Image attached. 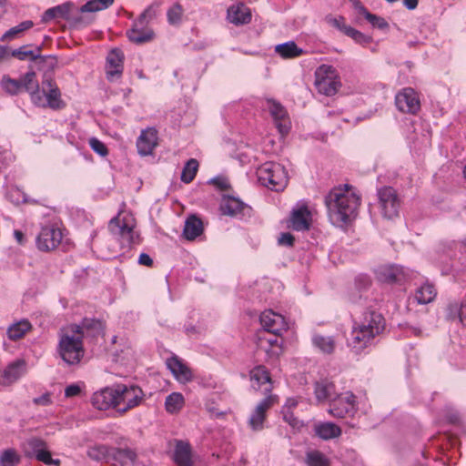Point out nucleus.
<instances>
[{"instance_id":"f257e3e1","label":"nucleus","mask_w":466,"mask_h":466,"mask_svg":"<svg viewBox=\"0 0 466 466\" xmlns=\"http://www.w3.org/2000/svg\"><path fill=\"white\" fill-rule=\"evenodd\" d=\"M101 323L96 319H84L81 326L72 325L61 331L57 352L61 359L68 365L80 362L84 356L83 338L86 333L92 330L98 333Z\"/></svg>"},{"instance_id":"f03ea898","label":"nucleus","mask_w":466,"mask_h":466,"mask_svg":"<svg viewBox=\"0 0 466 466\" xmlns=\"http://www.w3.org/2000/svg\"><path fill=\"white\" fill-rule=\"evenodd\" d=\"M325 202L331 223L342 227L356 218L360 198L352 187L345 186L332 190Z\"/></svg>"},{"instance_id":"7ed1b4c3","label":"nucleus","mask_w":466,"mask_h":466,"mask_svg":"<svg viewBox=\"0 0 466 466\" xmlns=\"http://www.w3.org/2000/svg\"><path fill=\"white\" fill-rule=\"evenodd\" d=\"M384 326V318L380 313L375 310L365 312L360 320L354 321L348 338V346L355 353L361 352L382 332Z\"/></svg>"},{"instance_id":"20e7f679","label":"nucleus","mask_w":466,"mask_h":466,"mask_svg":"<svg viewBox=\"0 0 466 466\" xmlns=\"http://www.w3.org/2000/svg\"><path fill=\"white\" fill-rule=\"evenodd\" d=\"M26 92L36 106L59 110L66 106L56 82L50 77H45L40 86L34 71L26 77Z\"/></svg>"},{"instance_id":"39448f33","label":"nucleus","mask_w":466,"mask_h":466,"mask_svg":"<svg viewBox=\"0 0 466 466\" xmlns=\"http://www.w3.org/2000/svg\"><path fill=\"white\" fill-rule=\"evenodd\" d=\"M108 229L123 248H128L139 243V234L136 230V219L128 212L120 211L109 221Z\"/></svg>"},{"instance_id":"423d86ee","label":"nucleus","mask_w":466,"mask_h":466,"mask_svg":"<svg viewBox=\"0 0 466 466\" xmlns=\"http://www.w3.org/2000/svg\"><path fill=\"white\" fill-rule=\"evenodd\" d=\"M257 175L261 185L274 191H281L288 185L287 171L279 163H264L258 168Z\"/></svg>"},{"instance_id":"0eeeda50","label":"nucleus","mask_w":466,"mask_h":466,"mask_svg":"<svg viewBox=\"0 0 466 466\" xmlns=\"http://www.w3.org/2000/svg\"><path fill=\"white\" fill-rule=\"evenodd\" d=\"M143 390L135 385H116V409L120 414H125L128 410L139 406L144 400Z\"/></svg>"},{"instance_id":"6e6552de","label":"nucleus","mask_w":466,"mask_h":466,"mask_svg":"<svg viewBox=\"0 0 466 466\" xmlns=\"http://www.w3.org/2000/svg\"><path fill=\"white\" fill-rule=\"evenodd\" d=\"M155 15L156 12L153 6H148L143 11L133 23L132 28L127 32V35L131 42L141 45L154 38L155 34L153 30L147 25Z\"/></svg>"},{"instance_id":"1a4fd4ad","label":"nucleus","mask_w":466,"mask_h":466,"mask_svg":"<svg viewBox=\"0 0 466 466\" xmlns=\"http://www.w3.org/2000/svg\"><path fill=\"white\" fill-rule=\"evenodd\" d=\"M337 70L329 65H321L315 72V86L318 91L326 96L334 95L339 86Z\"/></svg>"},{"instance_id":"9d476101","label":"nucleus","mask_w":466,"mask_h":466,"mask_svg":"<svg viewBox=\"0 0 466 466\" xmlns=\"http://www.w3.org/2000/svg\"><path fill=\"white\" fill-rule=\"evenodd\" d=\"M377 279L381 282L402 283L415 279L417 272L398 265H381L375 269Z\"/></svg>"},{"instance_id":"9b49d317","label":"nucleus","mask_w":466,"mask_h":466,"mask_svg":"<svg viewBox=\"0 0 466 466\" xmlns=\"http://www.w3.org/2000/svg\"><path fill=\"white\" fill-rule=\"evenodd\" d=\"M379 204L382 216L392 219L399 215L400 201L396 190L391 187H384L378 190Z\"/></svg>"},{"instance_id":"f8f14e48","label":"nucleus","mask_w":466,"mask_h":466,"mask_svg":"<svg viewBox=\"0 0 466 466\" xmlns=\"http://www.w3.org/2000/svg\"><path fill=\"white\" fill-rule=\"evenodd\" d=\"M278 401L276 395H268L259 401L251 411L248 424L253 431H260L264 429L267 411Z\"/></svg>"},{"instance_id":"ddd939ff","label":"nucleus","mask_w":466,"mask_h":466,"mask_svg":"<svg viewBox=\"0 0 466 466\" xmlns=\"http://www.w3.org/2000/svg\"><path fill=\"white\" fill-rule=\"evenodd\" d=\"M266 108L281 136L287 135L291 127V122L286 108L274 99H267Z\"/></svg>"},{"instance_id":"4468645a","label":"nucleus","mask_w":466,"mask_h":466,"mask_svg":"<svg viewBox=\"0 0 466 466\" xmlns=\"http://www.w3.org/2000/svg\"><path fill=\"white\" fill-rule=\"evenodd\" d=\"M355 412V396L351 392L336 395L329 404V413L336 418L352 416Z\"/></svg>"},{"instance_id":"2eb2a0df","label":"nucleus","mask_w":466,"mask_h":466,"mask_svg":"<svg viewBox=\"0 0 466 466\" xmlns=\"http://www.w3.org/2000/svg\"><path fill=\"white\" fill-rule=\"evenodd\" d=\"M62 238L63 233L59 228L47 225L41 228L36 238V246L41 251H51L57 248Z\"/></svg>"},{"instance_id":"dca6fc26","label":"nucleus","mask_w":466,"mask_h":466,"mask_svg":"<svg viewBox=\"0 0 466 466\" xmlns=\"http://www.w3.org/2000/svg\"><path fill=\"white\" fill-rule=\"evenodd\" d=\"M397 108L403 113L415 114L420 107V102L416 91L410 87L403 88L395 97Z\"/></svg>"},{"instance_id":"f3484780","label":"nucleus","mask_w":466,"mask_h":466,"mask_svg":"<svg viewBox=\"0 0 466 466\" xmlns=\"http://www.w3.org/2000/svg\"><path fill=\"white\" fill-rule=\"evenodd\" d=\"M259 320L264 331L268 333L282 334L288 329L285 318L271 309L263 311L260 314Z\"/></svg>"},{"instance_id":"a211bd4d","label":"nucleus","mask_w":466,"mask_h":466,"mask_svg":"<svg viewBox=\"0 0 466 466\" xmlns=\"http://www.w3.org/2000/svg\"><path fill=\"white\" fill-rule=\"evenodd\" d=\"M27 371V363L24 359H16L10 362L0 374V384L2 386H9Z\"/></svg>"},{"instance_id":"6ab92c4d","label":"nucleus","mask_w":466,"mask_h":466,"mask_svg":"<svg viewBox=\"0 0 466 466\" xmlns=\"http://www.w3.org/2000/svg\"><path fill=\"white\" fill-rule=\"evenodd\" d=\"M219 209L222 215L240 218L248 213L249 207L242 202L238 198L223 194L219 204Z\"/></svg>"},{"instance_id":"aec40b11","label":"nucleus","mask_w":466,"mask_h":466,"mask_svg":"<svg viewBox=\"0 0 466 466\" xmlns=\"http://www.w3.org/2000/svg\"><path fill=\"white\" fill-rule=\"evenodd\" d=\"M311 212L305 204H297L293 208L289 227L296 231L308 230L311 225Z\"/></svg>"},{"instance_id":"412c9836","label":"nucleus","mask_w":466,"mask_h":466,"mask_svg":"<svg viewBox=\"0 0 466 466\" xmlns=\"http://www.w3.org/2000/svg\"><path fill=\"white\" fill-rule=\"evenodd\" d=\"M116 385L96 391L91 398L92 405L99 410L116 409Z\"/></svg>"},{"instance_id":"4be33fe9","label":"nucleus","mask_w":466,"mask_h":466,"mask_svg":"<svg viewBox=\"0 0 466 466\" xmlns=\"http://www.w3.org/2000/svg\"><path fill=\"white\" fill-rule=\"evenodd\" d=\"M281 334H273L263 331L258 336V347L264 350L268 355L279 356L282 350V339L279 338Z\"/></svg>"},{"instance_id":"5701e85b","label":"nucleus","mask_w":466,"mask_h":466,"mask_svg":"<svg viewBox=\"0 0 466 466\" xmlns=\"http://www.w3.org/2000/svg\"><path fill=\"white\" fill-rule=\"evenodd\" d=\"M157 145V132L155 128L143 130L137 141V151L141 156L151 155Z\"/></svg>"},{"instance_id":"b1692460","label":"nucleus","mask_w":466,"mask_h":466,"mask_svg":"<svg viewBox=\"0 0 466 466\" xmlns=\"http://www.w3.org/2000/svg\"><path fill=\"white\" fill-rule=\"evenodd\" d=\"M252 387L261 390L264 393H269L272 390V382L267 369L263 366L254 368L250 372Z\"/></svg>"},{"instance_id":"393cba45","label":"nucleus","mask_w":466,"mask_h":466,"mask_svg":"<svg viewBox=\"0 0 466 466\" xmlns=\"http://www.w3.org/2000/svg\"><path fill=\"white\" fill-rule=\"evenodd\" d=\"M124 56L121 51L114 49L106 57V75L110 81L117 78L123 72Z\"/></svg>"},{"instance_id":"a878e982","label":"nucleus","mask_w":466,"mask_h":466,"mask_svg":"<svg viewBox=\"0 0 466 466\" xmlns=\"http://www.w3.org/2000/svg\"><path fill=\"white\" fill-rule=\"evenodd\" d=\"M22 449L25 455L28 458H35L40 461L42 455H46L47 452V445L42 439L33 437L22 444Z\"/></svg>"},{"instance_id":"bb28decb","label":"nucleus","mask_w":466,"mask_h":466,"mask_svg":"<svg viewBox=\"0 0 466 466\" xmlns=\"http://www.w3.org/2000/svg\"><path fill=\"white\" fill-rule=\"evenodd\" d=\"M167 366L179 382L186 383L192 380L191 370L178 358L167 359Z\"/></svg>"},{"instance_id":"cd10ccee","label":"nucleus","mask_w":466,"mask_h":466,"mask_svg":"<svg viewBox=\"0 0 466 466\" xmlns=\"http://www.w3.org/2000/svg\"><path fill=\"white\" fill-rule=\"evenodd\" d=\"M228 19L236 25L248 24L251 21V13L244 4L231 5L228 9Z\"/></svg>"},{"instance_id":"c85d7f7f","label":"nucleus","mask_w":466,"mask_h":466,"mask_svg":"<svg viewBox=\"0 0 466 466\" xmlns=\"http://www.w3.org/2000/svg\"><path fill=\"white\" fill-rule=\"evenodd\" d=\"M437 291L435 287L431 283L426 281L415 289L410 299L417 304L424 305L431 302L435 299Z\"/></svg>"},{"instance_id":"c756f323","label":"nucleus","mask_w":466,"mask_h":466,"mask_svg":"<svg viewBox=\"0 0 466 466\" xmlns=\"http://www.w3.org/2000/svg\"><path fill=\"white\" fill-rule=\"evenodd\" d=\"M204 231L202 220L196 215H190L185 221L183 235L187 240H195Z\"/></svg>"},{"instance_id":"7c9ffc66","label":"nucleus","mask_w":466,"mask_h":466,"mask_svg":"<svg viewBox=\"0 0 466 466\" xmlns=\"http://www.w3.org/2000/svg\"><path fill=\"white\" fill-rule=\"evenodd\" d=\"M31 74L27 72L20 79H13L8 76H4L1 80L2 88L10 95H16L21 90L26 91V77Z\"/></svg>"},{"instance_id":"2f4dec72","label":"nucleus","mask_w":466,"mask_h":466,"mask_svg":"<svg viewBox=\"0 0 466 466\" xmlns=\"http://www.w3.org/2000/svg\"><path fill=\"white\" fill-rule=\"evenodd\" d=\"M31 329V323L27 319H23L7 328L6 336L10 340L16 341L24 338Z\"/></svg>"},{"instance_id":"473e14b6","label":"nucleus","mask_w":466,"mask_h":466,"mask_svg":"<svg viewBox=\"0 0 466 466\" xmlns=\"http://www.w3.org/2000/svg\"><path fill=\"white\" fill-rule=\"evenodd\" d=\"M174 461L178 466H192L191 449L188 443L182 441L177 442Z\"/></svg>"},{"instance_id":"72a5a7b5","label":"nucleus","mask_w":466,"mask_h":466,"mask_svg":"<svg viewBox=\"0 0 466 466\" xmlns=\"http://www.w3.org/2000/svg\"><path fill=\"white\" fill-rule=\"evenodd\" d=\"M315 395L318 401L328 400L330 404L336 396L334 384L327 380L316 382Z\"/></svg>"},{"instance_id":"f704fd0d","label":"nucleus","mask_w":466,"mask_h":466,"mask_svg":"<svg viewBox=\"0 0 466 466\" xmlns=\"http://www.w3.org/2000/svg\"><path fill=\"white\" fill-rule=\"evenodd\" d=\"M275 52L285 59L298 57L303 54V50L293 41L277 45Z\"/></svg>"},{"instance_id":"c9c22d12","label":"nucleus","mask_w":466,"mask_h":466,"mask_svg":"<svg viewBox=\"0 0 466 466\" xmlns=\"http://www.w3.org/2000/svg\"><path fill=\"white\" fill-rule=\"evenodd\" d=\"M137 454L130 449H112L111 461H117L122 466H129L135 463Z\"/></svg>"},{"instance_id":"e433bc0d","label":"nucleus","mask_w":466,"mask_h":466,"mask_svg":"<svg viewBox=\"0 0 466 466\" xmlns=\"http://www.w3.org/2000/svg\"><path fill=\"white\" fill-rule=\"evenodd\" d=\"M113 447L95 445L87 450V456L96 461L109 462L112 460Z\"/></svg>"},{"instance_id":"4c0bfd02","label":"nucleus","mask_w":466,"mask_h":466,"mask_svg":"<svg viewBox=\"0 0 466 466\" xmlns=\"http://www.w3.org/2000/svg\"><path fill=\"white\" fill-rule=\"evenodd\" d=\"M315 432L321 439L329 440L339 436L341 433V430L335 423L323 422L316 424Z\"/></svg>"},{"instance_id":"58836bf2","label":"nucleus","mask_w":466,"mask_h":466,"mask_svg":"<svg viewBox=\"0 0 466 466\" xmlns=\"http://www.w3.org/2000/svg\"><path fill=\"white\" fill-rule=\"evenodd\" d=\"M185 405L184 396L180 392H172L167 396L165 409L170 414L178 413Z\"/></svg>"},{"instance_id":"ea45409f","label":"nucleus","mask_w":466,"mask_h":466,"mask_svg":"<svg viewBox=\"0 0 466 466\" xmlns=\"http://www.w3.org/2000/svg\"><path fill=\"white\" fill-rule=\"evenodd\" d=\"M70 3L47 9L42 15V22L48 23L55 18H66L70 11Z\"/></svg>"},{"instance_id":"a19ab883","label":"nucleus","mask_w":466,"mask_h":466,"mask_svg":"<svg viewBox=\"0 0 466 466\" xmlns=\"http://www.w3.org/2000/svg\"><path fill=\"white\" fill-rule=\"evenodd\" d=\"M312 344L319 350L327 354L332 353L335 350V340L330 336L314 334L312 336Z\"/></svg>"},{"instance_id":"79ce46f5","label":"nucleus","mask_w":466,"mask_h":466,"mask_svg":"<svg viewBox=\"0 0 466 466\" xmlns=\"http://www.w3.org/2000/svg\"><path fill=\"white\" fill-rule=\"evenodd\" d=\"M305 463L307 466H330L328 457L317 450L307 451Z\"/></svg>"},{"instance_id":"37998d69","label":"nucleus","mask_w":466,"mask_h":466,"mask_svg":"<svg viewBox=\"0 0 466 466\" xmlns=\"http://www.w3.org/2000/svg\"><path fill=\"white\" fill-rule=\"evenodd\" d=\"M114 0H89L80 7L81 13H95L103 11L111 6Z\"/></svg>"},{"instance_id":"c03bdc74","label":"nucleus","mask_w":466,"mask_h":466,"mask_svg":"<svg viewBox=\"0 0 466 466\" xmlns=\"http://www.w3.org/2000/svg\"><path fill=\"white\" fill-rule=\"evenodd\" d=\"M34 25L33 22L30 20L24 21L17 25L16 26H14L7 30L2 36V41H10L16 37H18L25 30L30 29Z\"/></svg>"},{"instance_id":"a18cd8bd","label":"nucleus","mask_w":466,"mask_h":466,"mask_svg":"<svg viewBox=\"0 0 466 466\" xmlns=\"http://www.w3.org/2000/svg\"><path fill=\"white\" fill-rule=\"evenodd\" d=\"M183 14V6L178 3L174 4L167 12L168 24L175 26L179 25L182 22Z\"/></svg>"},{"instance_id":"49530a36","label":"nucleus","mask_w":466,"mask_h":466,"mask_svg":"<svg viewBox=\"0 0 466 466\" xmlns=\"http://www.w3.org/2000/svg\"><path fill=\"white\" fill-rule=\"evenodd\" d=\"M198 169V162L195 158H190L185 165L182 173H181V180L185 183H190Z\"/></svg>"},{"instance_id":"de8ad7c7","label":"nucleus","mask_w":466,"mask_h":466,"mask_svg":"<svg viewBox=\"0 0 466 466\" xmlns=\"http://www.w3.org/2000/svg\"><path fill=\"white\" fill-rule=\"evenodd\" d=\"M20 462V456L14 449H7L0 454V466H16Z\"/></svg>"},{"instance_id":"09e8293b","label":"nucleus","mask_w":466,"mask_h":466,"mask_svg":"<svg viewBox=\"0 0 466 466\" xmlns=\"http://www.w3.org/2000/svg\"><path fill=\"white\" fill-rule=\"evenodd\" d=\"M348 36L352 38L357 44L366 46L371 42V37L364 35L360 31L351 28L348 29Z\"/></svg>"},{"instance_id":"8fccbe9b","label":"nucleus","mask_w":466,"mask_h":466,"mask_svg":"<svg viewBox=\"0 0 466 466\" xmlns=\"http://www.w3.org/2000/svg\"><path fill=\"white\" fill-rule=\"evenodd\" d=\"M89 146L93 151H95L99 156L105 157L107 155V148L106 145L96 137H91L89 139Z\"/></svg>"},{"instance_id":"3c124183","label":"nucleus","mask_w":466,"mask_h":466,"mask_svg":"<svg viewBox=\"0 0 466 466\" xmlns=\"http://www.w3.org/2000/svg\"><path fill=\"white\" fill-rule=\"evenodd\" d=\"M365 18L372 25L373 27H377L380 29H385L389 26L388 23L385 21L384 18L373 15L371 13H367V15Z\"/></svg>"},{"instance_id":"603ef678","label":"nucleus","mask_w":466,"mask_h":466,"mask_svg":"<svg viewBox=\"0 0 466 466\" xmlns=\"http://www.w3.org/2000/svg\"><path fill=\"white\" fill-rule=\"evenodd\" d=\"M283 419L286 422H288L294 429H300L303 426V422L298 420L292 410H282Z\"/></svg>"},{"instance_id":"864d4df0","label":"nucleus","mask_w":466,"mask_h":466,"mask_svg":"<svg viewBox=\"0 0 466 466\" xmlns=\"http://www.w3.org/2000/svg\"><path fill=\"white\" fill-rule=\"evenodd\" d=\"M329 22L331 25L343 32L346 35H348V29L352 28L350 25H346L345 19L342 16L330 18Z\"/></svg>"},{"instance_id":"5fc2aeb1","label":"nucleus","mask_w":466,"mask_h":466,"mask_svg":"<svg viewBox=\"0 0 466 466\" xmlns=\"http://www.w3.org/2000/svg\"><path fill=\"white\" fill-rule=\"evenodd\" d=\"M209 182L222 191H226L230 187L229 182H228V178H226V177H214V178L210 179Z\"/></svg>"},{"instance_id":"6e6d98bb","label":"nucleus","mask_w":466,"mask_h":466,"mask_svg":"<svg viewBox=\"0 0 466 466\" xmlns=\"http://www.w3.org/2000/svg\"><path fill=\"white\" fill-rule=\"evenodd\" d=\"M278 243L280 246L292 247L294 244V237L289 232L281 233L278 238Z\"/></svg>"},{"instance_id":"4d7b16f0","label":"nucleus","mask_w":466,"mask_h":466,"mask_svg":"<svg viewBox=\"0 0 466 466\" xmlns=\"http://www.w3.org/2000/svg\"><path fill=\"white\" fill-rule=\"evenodd\" d=\"M12 56H15V57H17L21 60H24L27 57H31L32 59H35L36 58V56L34 55V52L29 50V51H26L25 50L24 48H18V49H15L12 52Z\"/></svg>"},{"instance_id":"13d9d810","label":"nucleus","mask_w":466,"mask_h":466,"mask_svg":"<svg viewBox=\"0 0 466 466\" xmlns=\"http://www.w3.org/2000/svg\"><path fill=\"white\" fill-rule=\"evenodd\" d=\"M206 410L209 413L212 418H222L226 415V411L219 410L217 407H215L214 403L208 402L206 404Z\"/></svg>"},{"instance_id":"bf43d9fd","label":"nucleus","mask_w":466,"mask_h":466,"mask_svg":"<svg viewBox=\"0 0 466 466\" xmlns=\"http://www.w3.org/2000/svg\"><path fill=\"white\" fill-rule=\"evenodd\" d=\"M33 403L35 405L48 406L52 404L51 394L46 392L39 397L34 398Z\"/></svg>"},{"instance_id":"052dcab7","label":"nucleus","mask_w":466,"mask_h":466,"mask_svg":"<svg viewBox=\"0 0 466 466\" xmlns=\"http://www.w3.org/2000/svg\"><path fill=\"white\" fill-rule=\"evenodd\" d=\"M458 315L461 323L466 327V296L461 300Z\"/></svg>"},{"instance_id":"680f3d73","label":"nucleus","mask_w":466,"mask_h":466,"mask_svg":"<svg viewBox=\"0 0 466 466\" xmlns=\"http://www.w3.org/2000/svg\"><path fill=\"white\" fill-rule=\"evenodd\" d=\"M40 461L44 462L46 465H55L59 466L61 461L58 459H53L51 457V453L47 451L46 455H42L40 458Z\"/></svg>"},{"instance_id":"e2e57ef3","label":"nucleus","mask_w":466,"mask_h":466,"mask_svg":"<svg viewBox=\"0 0 466 466\" xmlns=\"http://www.w3.org/2000/svg\"><path fill=\"white\" fill-rule=\"evenodd\" d=\"M80 391H81V389L78 385L71 384L66 388L65 395L67 398L74 397V396L78 395L80 393Z\"/></svg>"},{"instance_id":"0e129e2a","label":"nucleus","mask_w":466,"mask_h":466,"mask_svg":"<svg viewBox=\"0 0 466 466\" xmlns=\"http://www.w3.org/2000/svg\"><path fill=\"white\" fill-rule=\"evenodd\" d=\"M138 263L143 266L151 267L153 265V260L149 257V255L146 253H141L138 258Z\"/></svg>"},{"instance_id":"69168bd1","label":"nucleus","mask_w":466,"mask_h":466,"mask_svg":"<svg viewBox=\"0 0 466 466\" xmlns=\"http://www.w3.org/2000/svg\"><path fill=\"white\" fill-rule=\"evenodd\" d=\"M356 284L360 288H366L370 286V279L368 276L360 275L356 279Z\"/></svg>"},{"instance_id":"338daca9","label":"nucleus","mask_w":466,"mask_h":466,"mask_svg":"<svg viewBox=\"0 0 466 466\" xmlns=\"http://www.w3.org/2000/svg\"><path fill=\"white\" fill-rule=\"evenodd\" d=\"M353 5L357 12L364 17L367 15V13H369L367 8L361 4L360 0H353Z\"/></svg>"},{"instance_id":"774afa93","label":"nucleus","mask_w":466,"mask_h":466,"mask_svg":"<svg viewBox=\"0 0 466 466\" xmlns=\"http://www.w3.org/2000/svg\"><path fill=\"white\" fill-rule=\"evenodd\" d=\"M299 401L295 398H289L287 400L285 406L283 407V410H291L298 405Z\"/></svg>"}]
</instances>
